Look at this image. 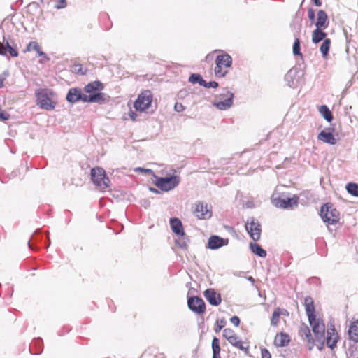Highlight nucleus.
Instances as JSON below:
<instances>
[{
    "label": "nucleus",
    "instance_id": "0eeeda50",
    "mask_svg": "<svg viewBox=\"0 0 358 358\" xmlns=\"http://www.w3.org/2000/svg\"><path fill=\"white\" fill-rule=\"evenodd\" d=\"M298 196H294L292 198L280 197L278 194H273L271 196L272 203L277 208L283 209H292L298 205Z\"/></svg>",
    "mask_w": 358,
    "mask_h": 358
},
{
    "label": "nucleus",
    "instance_id": "7c9ffc66",
    "mask_svg": "<svg viewBox=\"0 0 358 358\" xmlns=\"http://www.w3.org/2000/svg\"><path fill=\"white\" fill-rule=\"evenodd\" d=\"M213 357L212 358H221L220 357V347L219 339L214 337L212 341Z\"/></svg>",
    "mask_w": 358,
    "mask_h": 358
},
{
    "label": "nucleus",
    "instance_id": "7ed1b4c3",
    "mask_svg": "<svg viewBox=\"0 0 358 358\" xmlns=\"http://www.w3.org/2000/svg\"><path fill=\"white\" fill-rule=\"evenodd\" d=\"M234 94L227 89L215 95L213 105L220 110H226L230 108L234 103Z\"/></svg>",
    "mask_w": 358,
    "mask_h": 358
},
{
    "label": "nucleus",
    "instance_id": "9b49d317",
    "mask_svg": "<svg viewBox=\"0 0 358 358\" xmlns=\"http://www.w3.org/2000/svg\"><path fill=\"white\" fill-rule=\"evenodd\" d=\"M308 321L316 339L319 341H322L324 338L325 331L324 322L320 319H317L316 317Z\"/></svg>",
    "mask_w": 358,
    "mask_h": 358
},
{
    "label": "nucleus",
    "instance_id": "f3484780",
    "mask_svg": "<svg viewBox=\"0 0 358 358\" xmlns=\"http://www.w3.org/2000/svg\"><path fill=\"white\" fill-rule=\"evenodd\" d=\"M7 52H8L12 57H15L18 56L17 51L10 45L8 40H6L4 36L3 43L0 42V55H6Z\"/></svg>",
    "mask_w": 358,
    "mask_h": 358
},
{
    "label": "nucleus",
    "instance_id": "20e7f679",
    "mask_svg": "<svg viewBox=\"0 0 358 358\" xmlns=\"http://www.w3.org/2000/svg\"><path fill=\"white\" fill-rule=\"evenodd\" d=\"M91 179L92 182L101 189H106L109 187L110 180L106 176L105 170L101 167L92 169Z\"/></svg>",
    "mask_w": 358,
    "mask_h": 358
},
{
    "label": "nucleus",
    "instance_id": "dca6fc26",
    "mask_svg": "<svg viewBox=\"0 0 358 358\" xmlns=\"http://www.w3.org/2000/svg\"><path fill=\"white\" fill-rule=\"evenodd\" d=\"M204 296L213 306H218L221 303V296L213 289H208L204 292Z\"/></svg>",
    "mask_w": 358,
    "mask_h": 358
},
{
    "label": "nucleus",
    "instance_id": "c9c22d12",
    "mask_svg": "<svg viewBox=\"0 0 358 358\" xmlns=\"http://www.w3.org/2000/svg\"><path fill=\"white\" fill-rule=\"evenodd\" d=\"M346 190L352 196L358 197V185L356 183H349L346 186Z\"/></svg>",
    "mask_w": 358,
    "mask_h": 358
},
{
    "label": "nucleus",
    "instance_id": "4be33fe9",
    "mask_svg": "<svg viewBox=\"0 0 358 358\" xmlns=\"http://www.w3.org/2000/svg\"><path fill=\"white\" fill-rule=\"evenodd\" d=\"M305 309L308 317V320H313L315 317V306L313 300L310 297H306L304 301Z\"/></svg>",
    "mask_w": 358,
    "mask_h": 358
},
{
    "label": "nucleus",
    "instance_id": "6e6552de",
    "mask_svg": "<svg viewBox=\"0 0 358 358\" xmlns=\"http://www.w3.org/2000/svg\"><path fill=\"white\" fill-rule=\"evenodd\" d=\"M152 101V92L150 90H145L138 95L134 103V107L137 110L144 111L150 107Z\"/></svg>",
    "mask_w": 358,
    "mask_h": 358
},
{
    "label": "nucleus",
    "instance_id": "72a5a7b5",
    "mask_svg": "<svg viewBox=\"0 0 358 358\" xmlns=\"http://www.w3.org/2000/svg\"><path fill=\"white\" fill-rule=\"evenodd\" d=\"M189 81L193 84L199 83L201 86L205 85L206 80L202 78L201 75L193 73L189 78Z\"/></svg>",
    "mask_w": 358,
    "mask_h": 358
},
{
    "label": "nucleus",
    "instance_id": "39448f33",
    "mask_svg": "<svg viewBox=\"0 0 358 358\" xmlns=\"http://www.w3.org/2000/svg\"><path fill=\"white\" fill-rule=\"evenodd\" d=\"M320 216L323 222L329 224H336L339 220V213L331 203H326L321 208Z\"/></svg>",
    "mask_w": 358,
    "mask_h": 358
},
{
    "label": "nucleus",
    "instance_id": "09e8293b",
    "mask_svg": "<svg viewBox=\"0 0 358 358\" xmlns=\"http://www.w3.org/2000/svg\"><path fill=\"white\" fill-rule=\"evenodd\" d=\"M308 17L311 21L315 20V12L312 8H310L308 10Z\"/></svg>",
    "mask_w": 358,
    "mask_h": 358
},
{
    "label": "nucleus",
    "instance_id": "5fc2aeb1",
    "mask_svg": "<svg viewBox=\"0 0 358 358\" xmlns=\"http://www.w3.org/2000/svg\"><path fill=\"white\" fill-rule=\"evenodd\" d=\"M129 116H130V117H131L133 120H135V118H136V114H135V113H134V112H131V113H129Z\"/></svg>",
    "mask_w": 358,
    "mask_h": 358
},
{
    "label": "nucleus",
    "instance_id": "3c124183",
    "mask_svg": "<svg viewBox=\"0 0 358 358\" xmlns=\"http://www.w3.org/2000/svg\"><path fill=\"white\" fill-rule=\"evenodd\" d=\"M136 171H141V172H143V173H153V171L151 170V169H144V168H141V167H138L135 169Z\"/></svg>",
    "mask_w": 358,
    "mask_h": 358
},
{
    "label": "nucleus",
    "instance_id": "cd10ccee",
    "mask_svg": "<svg viewBox=\"0 0 358 358\" xmlns=\"http://www.w3.org/2000/svg\"><path fill=\"white\" fill-rule=\"evenodd\" d=\"M249 247L251 252L257 256L263 258L266 257V251L264 250L259 244L256 243H250Z\"/></svg>",
    "mask_w": 358,
    "mask_h": 358
},
{
    "label": "nucleus",
    "instance_id": "ddd939ff",
    "mask_svg": "<svg viewBox=\"0 0 358 358\" xmlns=\"http://www.w3.org/2000/svg\"><path fill=\"white\" fill-rule=\"evenodd\" d=\"M105 94L103 93H94L92 94H83L81 93L80 101L84 103H97L101 104L105 101Z\"/></svg>",
    "mask_w": 358,
    "mask_h": 358
},
{
    "label": "nucleus",
    "instance_id": "13d9d810",
    "mask_svg": "<svg viewBox=\"0 0 358 358\" xmlns=\"http://www.w3.org/2000/svg\"><path fill=\"white\" fill-rule=\"evenodd\" d=\"M248 279H249L250 280L252 281V282L254 281V279H253L252 277H249V278H248Z\"/></svg>",
    "mask_w": 358,
    "mask_h": 358
},
{
    "label": "nucleus",
    "instance_id": "c03bdc74",
    "mask_svg": "<svg viewBox=\"0 0 358 358\" xmlns=\"http://www.w3.org/2000/svg\"><path fill=\"white\" fill-rule=\"evenodd\" d=\"M203 87H205L206 88H216L218 87V83H217L216 81H210V82H206V84L205 85H202Z\"/></svg>",
    "mask_w": 358,
    "mask_h": 358
},
{
    "label": "nucleus",
    "instance_id": "4c0bfd02",
    "mask_svg": "<svg viewBox=\"0 0 358 358\" xmlns=\"http://www.w3.org/2000/svg\"><path fill=\"white\" fill-rule=\"evenodd\" d=\"M293 54L294 55L301 56V48H300V40L298 37L296 38L294 43L293 44Z\"/></svg>",
    "mask_w": 358,
    "mask_h": 358
},
{
    "label": "nucleus",
    "instance_id": "a19ab883",
    "mask_svg": "<svg viewBox=\"0 0 358 358\" xmlns=\"http://www.w3.org/2000/svg\"><path fill=\"white\" fill-rule=\"evenodd\" d=\"M10 73L8 70H5L3 71L1 74H0V88L3 87L4 85V80L9 76Z\"/></svg>",
    "mask_w": 358,
    "mask_h": 358
},
{
    "label": "nucleus",
    "instance_id": "a18cd8bd",
    "mask_svg": "<svg viewBox=\"0 0 358 358\" xmlns=\"http://www.w3.org/2000/svg\"><path fill=\"white\" fill-rule=\"evenodd\" d=\"M241 338L236 335H234L228 341L230 344L234 346L238 341H240Z\"/></svg>",
    "mask_w": 358,
    "mask_h": 358
},
{
    "label": "nucleus",
    "instance_id": "2eb2a0df",
    "mask_svg": "<svg viewBox=\"0 0 358 358\" xmlns=\"http://www.w3.org/2000/svg\"><path fill=\"white\" fill-rule=\"evenodd\" d=\"M339 339L338 334L334 326L327 329V336L326 338L327 345L331 350L336 347L337 342Z\"/></svg>",
    "mask_w": 358,
    "mask_h": 358
},
{
    "label": "nucleus",
    "instance_id": "9d476101",
    "mask_svg": "<svg viewBox=\"0 0 358 358\" xmlns=\"http://www.w3.org/2000/svg\"><path fill=\"white\" fill-rule=\"evenodd\" d=\"M193 213L199 220H208L212 216L211 207L203 201H198L195 203Z\"/></svg>",
    "mask_w": 358,
    "mask_h": 358
},
{
    "label": "nucleus",
    "instance_id": "1a4fd4ad",
    "mask_svg": "<svg viewBox=\"0 0 358 358\" xmlns=\"http://www.w3.org/2000/svg\"><path fill=\"white\" fill-rule=\"evenodd\" d=\"M245 229L250 234L251 238L255 241H258L261 236V225L257 220H255L254 217H250L245 222Z\"/></svg>",
    "mask_w": 358,
    "mask_h": 358
},
{
    "label": "nucleus",
    "instance_id": "f8f14e48",
    "mask_svg": "<svg viewBox=\"0 0 358 358\" xmlns=\"http://www.w3.org/2000/svg\"><path fill=\"white\" fill-rule=\"evenodd\" d=\"M187 305L189 308L196 314H202L205 312L206 304L201 298L189 297L187 300Z\"/></svg>",
    "mask_w": 358,
    "mask_h": 358
},
{
    "label": "nucleus",
    "instance_id": "58836bf2",
    "mask_svg": "<svg viewBox=\"0 0 358 358\" xmlns=\"http://www.w3.org/2000/svg\"><path fill=\"white\" fill-rule=\"evenodd\" d=\"M234 347H236L238 349L245 352V353L248 352L249 345H245L241 340H240V341H238L237 343V344H236L234 345Z\"/></svg>",
    "mask_w": 358,
    "mask_h": 358
},
{
    "label": "nucleus",
    "instance_id": "aec40b11",
    "mask_svg": "<svg viewBox=\"0 0 358 358\" xmlns=\"http://www.w3.org/2000/svg\"><path fill=\"white\" fill-rule=\"evenodd\" d=\"M349 339L358 343V319L352 321L348 331Z\"/></svg>",
    "mask_w": 358,
    "mask_h": 358
},
{
    "label": "nucleus",
    "instance_id": "412c9836",
    "mask_svg": "<svg viewBox=\"0 0 358 358\" xmlns=\"http://www.w3.org/2000/svg\"><path fill=\"white\" fill-rule=\"evenodd\" d=\"M81 97V90L79 88H71L66 95V100L71 103L80 101Z\"/></svg>",
    "mask_w": 358,
    "mask_h": 358
},
{
    "label": "nucleus",
    "instance_id": "473e14b6",
    "mask_svg": "<svg viewBox=\"0 0 358 358\" xmlns=\"http://www.w3.org/2000/svg\"><path fill=\"white\" fill-rule=\"evenodd\" d=\"M188 241L189 240L185 234L183 236H178V238L175 240V243L179 248L185 249L187 247Z\"/></svg>",
    "mask_w": 358,
    "mask_h": 358
},
{
    "label": "nucleus",
    "instance_id": "603ef678",
    "mask_svg": "<svg viewBox=\"0 0 358 358\" xmlns=\"http://www.w3.org/2000/svg\"><path fill=\"white\" fill-rule=\"evenodd\" d=\"M9 115L0 110V120H7Z\"/></svg>",
    "mask_w": 358,
    "mask_h": 358
},
{
    "label": "nucleus",
    "instance_id": "f257e3e1",
    "mask_svg": "<svg viewBox=\"0 0 358 358\" xmlns=\"http://www.w3.org/2000/svg\"><path fill=\"white\" fill-rule=\"evenodd\" d=\"M36 104L42 109L52 110L55 108L56 101H53L55 93L48 89H38L35 92Z\"/></svg>",
    "mask_w": 358,
    "mask_h": 358
},
{
    "label": "nucleus",
    "instance_id": "6e6d98bb",
    "mask_svg": "<svg viewBox=\"0 0 358 358\" xmlns=\"http://www.w3.org/2000/svg\"><path fill=\"white\" fill-rule=\"evenodd\" d=\"M280 313H281L280 315H288V312L286 310H280Z\"/></svg>",
    "mask_w": 358,
    "mask_h": 358
},
{
    "label": "nucleus",
    "instance_id": "37998d69",
    "mask_svg": "<svg viewBox=\"0 0 358 358\" xmlns=\"http://www.w3.org/2000/svg\"><path fill=\"white\" fill-rule=\"evenodd\" d=\"M66 6V0H57V3L55 5V8L57 9L64 8Z\"/></svg>",
    "mask_w": 358,
    "mask_h": 358
},
{
    "label": "nucleus",
    "instance_id": "de8ad7c7",
    "mask_svg": "<svg viewBox=\"0 0 358 358\" xmlns=\"http://www.w3.org/2000/svg\"><path fill=\"white\" fill-rule=\"evenodd\" d=\"M230 321L236 327H238L240 324V319L237 316H233L231 317Z\"/></svg>",
    "mask_w": 358,
    "mask_h": 358
},
{
    "label": "nucleus",
    "instance_id": "b1692460",
    "mask_svg": "<svg viewBox=\"0 0 358 358\" xmlns=\"http://www.w3.org/2000/svg\"><path fill=\"white\" fill-rule=\"evenodd\" d=\"M103 89V85L99 81H94L85 85L84 91L86 93L92 94L94 93H100L99 91Z\"/></svg>",
    "mask_w": 358,
    "mask_h": 358
},
{
    "label": "nucleus",
    "instance_id": "2f4dec72",
    "mask_svg": "<svg viewBox=\"0 0 358 358\" xmlns=\"http://www.w3.org/2000/svg\"><path fill=\"white\" fill-rule=\"evenodd\" d=\"M330 45H331V40L329 38L324 39L323 41L322 45H320V51L322 53L323 58L327 57V55H328V53L329 51V48H330Z\"/></svg>",
    "mask_w": 358,
    "mask_h": 358
},
{
    "label": "nucleus",
    "instance_id": "c85d7f7f",
    "mask_svg": "<svg viewBox=\"0 0 358 358\" xmlns=\"http://www.w3.org/2000/svg\"><path fill=\"white\" fill-rule=\"evenodd\" d=\"M299 334L301 337H304L309 343L313 344L314 341L312 337L310 330L308 326L303 324L300 327Z\"/></svg>",
    "mask_w": 358,
    "mask_h": 358
},
{
    "label": "nucleus",
    "instance_id": "a878e982",
    "mask_svg": "<svg viewBox=\"0 0 358 358\" xmlns=\"http://www.w3.org/2000/svg\"><path fill=\"white\" fill-rule=\"evenodd\" d=\"M289 337L285 333H280L275 336L274 343L278 347H284L288 345Z\"/></svg>",
    "mask_w": 358,
    "mask_h": 358
},
{
    "label": "nucleus",
    "instance_id": "4468645a",
    "mask_svg": "<svg viewBox=\"0 0 358 358\" xmlns=\"http://www.w3.org/2000/svg\"><path fill=\"white\" fill-rule=\"evenodd\" d=\"M229 240L218 236H211L208 242V248L211 250H217L222 246L227 245Z\"/></svg>",
    "mask_w": 358,
    "mask_h": 358
},
{
    "label": "nucleus",
    "instance_id": "bb28decb",
    "mask_svg": "<svg viewBox=\"0 0 358 358\" xmlns=\"http://www.w3.org/2000/svg\"><path fill=\"white\" fill-rule=\"evenodd\" d=\"M327 34L323 31V29L316 28L312 33V41L317 44L326 39Z\"/></svg>",
    "mask_w": 358,
    "mask_h": 358
},
{
    "label": "nucleus",
    "instance_id": "f704fd0d",
    "mask_svg": "<svg viewBox=\"0 0 358 358\" xmlns=\"http://www.w3.org/2000/svg\"><path fill=\"white\" fill-rule=\"evenodd\" d=\"M295 71L289 70L285 76V80L287 83V85L292 87H294L295 82L294 78L295 76Z\"/></svg>",
    "mask_w": 358,
    "mask_h": 358
},
{
    "label": "nucleus",
    "instance_id": "4d7b16f0",
    "mask_svg": "<svg viewBox=\"0 0 358 358\" xmlns=\"http://www.w3.org/2000/svg\"><path fill=\"white\" fill-rule=\"evenodd\" d=\"M150 190L151 192H154V193H158V192H159L157 189H155V188H152V187H150Z\"/></svg>",
    "mask_w": 358,
    "mask_h": 358
},
{
    "label": "nucleus",
    "instance_id": "79ce46f5",
    "mask_svg": "<svg viewBox=\"0 0 358 358\" xmlns=\"http://www.w3.org/2000/svg\"><path fill=\"white\" fill-rule=\"evenodd\" d=\"M225 325V320L224 319L218 320L216 322V327L215 329V331L216 333L220 331V330L224 327Z\"/></svg>",
    "mask_w": 358,
    "mask_h": 358
},
{
    "label": "nucleus",
    "instance_id": "864d4df0",
    "mask_svg": "<svg viewBox=\"0 0 358 358\" xmlns=\"http://www.w3.org/2000/svg\"><path fill=\"white\" fill-rule=\"evenodd\" d=\"M316 6H320L322 5L321 0H312Z\"/></svg>",
    "mask_w": 358,
    "mask_h": 358
},
{
    "label": "nucleus",
    "instance_id": "5701e85b",
    "mask_svg": "<svg viewBox=\"0 0 358 358\" xmlns=\"http://www.w3.org/2000/svg\"><path fill=\"white\" fill-rule=\"evenodd\" d=\"M317 138L320 141H322L330 145H335L336 143V140L334 136L332 134V133L326 131L324 130L320 132V134L317 136Z\"/></svg>",
    "mask_w": 358,
    "mask_h": 358
},
{
    "label": "nucleus",
    "instance_id": "c756f323",
    "mask_svg": "<svg viewBox=\"0 0 358 358\" xmlns=\"http://www.w3.org/2000/svg\"><path fill=\"white\" fill-rule=\"evenodd\" d=\"M319 112L321 114V115L324 117V119L326 120L327 122H330L333 120L332 113L327 106H321L319 108Z\"/></svg>",
    "mask_w": 358,
    "mask_h": 358
},
{
    "label": "nucleus",
    "instance_id": "ea45409f",
    "mask_svg": "<svg viewBox=\"0 0 358 358\" xmlns=\"http://www.w3.org/2000/svg\"><path fill=\"white\" fill-rule=\"evenodd\" d=\"M235 334H236L234 333V331L232 329H229V328L224 329V331H223V336L227 341H229Z\"/></svg>",
    "mask_w": 358,
    "mask_h": 358
},
{
    "label": "nucleus",
    "instance_id": "49530a36",
    "mask_svg": "<svg viewBox=\"0 0 358 358\" xmlns=\"http://www.w3.org/2000/svg\"><path fill=\"white\" fill-rule=\"evenodd\" d=\"M261 356H262V358H271V353L266 348L262 349Z\"/></svg>",
    "mask_w": 358,
    "mask_h": 358
},
{
    "label": "nucleus",
    "instance_id": "8fccbe9b",
    "mask_svg": "<svg viewBox=\"0 0 358 358\" xmlns=\"http://www.w3.org/2000/svg\"><path fill=\"white\" fill-rule=\"evenodd\" d=\"M174 109L177 112H181L184 110L185 107L182 103H176L174 106Z\"/></svg>",
    "mask_w": 358,
    "mask_h": 358
},
{
    "label": "nucleus",
    "instance_id": "393cba45",
    "mask_svg": "<svg viewBox=\"0 0 358 358\" xmlns=\"http://www.w3.org/2000/svg\"><path fill=\"white\" fill-rule=\"evenodd\" d=\"M32 50H36V52L39 56L43 57V58L46 59L47 60H49V57L46 55L45 52H43L38 42L36 41H31L28 43L26 49L24 50V52H30Z\"/></svg>",
    "mask_w": 358,
    "mask_h": 358
},
{
    "label": "nucleus",
    "instance_id": "a211bd4d",
    "mask_svg": "<svg viewBox=\"0 0 358 358\" xmlns=\"http://www.w3.org/2000/svg\"><path fill=\"white\" fill-rule=\"evenodd\" d=\"M169 222L171 230L174 234H176L177 236L185 235L182 222L178 218L172 217L170 219Z\"/></svg>",
    "mask_w": 358,
    "mask_h": 358
},
{
    "label": "nucleus",
    "instance_id": "bf43d9fd",
    "mask_svg": "<svg viewBox=\"0 0 358 358\" xmlns=\"http://www.w3.org/2000/svg\"><path fill=\"white\" fill-rule=\"evenodd\" d=\"M28 245H29V246L31 248V245H30L29 241L28 242Z\"/></svg>",
    "mask_w": 358,
    "mask_h": 358
},
{
    "label": "nucleus",
    "instance_id": "f03ea898",
    "mask_svg": "<svg viewBox=\"0 0 358 358\" xmlns=\"http://www.w3.org/2000/svg\"><path fill=\"white\" fill-rule=\"evenodd\" d=\"M216 52L220 53L215 59V67L214 69L215 74L218 78L224 77L227 73L226 69L229 68L232 64V58L222 50H216Z\"/></svg>",
    "mask_w": 358,
    "mask_h": 358
},
{
    "label": "nucleus",
    "instance_id": "423d86ee",
    "mask_svg": "<svg viewBox=\"0 0 358 358\" xmlns=\"http://www.w3.org/2000/svg\"><path fill=\"white\" fill-rule=\"evenodd\" d=\"M180 178L178 176H171L170 177H157L155 185L162 191L168 192L173 189L180 183Z\"/></svg>",
    "mask_w": 358,
    "mask_h": 358
},
{
    "label": "nucleus",
    "instance_id": "e433bc0d",
    "mask_svg": "<svg viewBox=\"0 0 358 358\" xmlns=\"http://www.w3.org/2000/svg\"><path fill=\"white\" fill-rule=\"evenodd\" d=\"M280 313V309L279 308L274 310L271 320V324L272 326H276L278 324Z\"/></svg>",
    "mask_w": 358,
    "mask_h": 358
},
{
    "label": "nucleus",
    "instance_id": "6ab92c4d",
    "mask_svg": "<svg viewBox=\"0 0 358 358\" xmlns=\"http://www.w3.org/2000/svg\"><path fill=\"white\" fill-rule=\"evenodd\" d=\"M328 25L329 20L327 13L324 10H320L317 13V22L315 23L316 27L325 29Z\"/></svg>",
    "mask_w": 358,
    "mask_h": 358
}]
</instances>
